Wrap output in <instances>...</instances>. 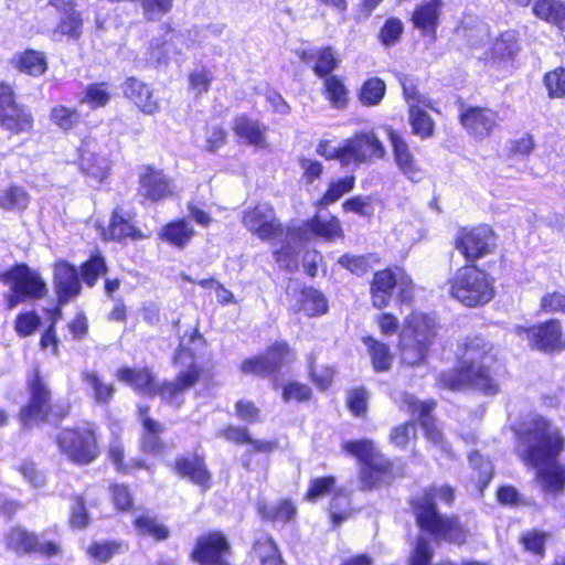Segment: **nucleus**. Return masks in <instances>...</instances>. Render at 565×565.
Returning <instances> with one entry per match:
<instances>
[{"label":"nucleus","instance_id":"nucleus-1","mask_svg":"<svg viewBox=\"0 0 565 565\" xmlns=\"http://www.w3.org/2000/svg\"><path fill=\"white\" fill-rule=\"evenodd\" d=\"M522 460L536 469V481L546 494H558L565 488V468L556 463L563 449L559 430L541 416H533L519 433Z\"/></svg>","mask_w":565,"mask_h":565},{"label":"nucleus","instance_id":"nucleus-2","mask_svg":"<svg viewBox=\"0 0 565 565\" xmlns=\"http://www.w3.org/2000/svg\"><path fill=\"white\" fill-rule=\"evenodd\" d=\"M494 363L489 345L482 339L473 338L465 343L459 367L441 373L439 381L450 390L471 387L494 395L499 392V383L492 373Z\"/></svg>","mask_w":565,"mask_h":565},{"label":"nucleus","instance_id":"nucleus-3","mask_svg":"<svg viewBox=\"0 0 565 565\" xmlns=\"http://www.w3.org/2000/svg\"><path fill=\"white\" fill-rule=\"evenodd\" d=\"M436 500L450 504L454 500V489L448 486L430 487L412 501L419 529L429 533L436 541L462 544L466 540L465 530L456 516L441 515L437 512Z\"/></svg>","mask_w":565,"mask_h":565},{"label":"nucleus","instance_id":"nucleus-4","mask_svg":"<svg viewBox=\"0 0 565 565\" xmlns=\"http://www.w3.org/2000/svg\"><path fill=\"white\" fill-rule=\"evenodd\" d=\"M344 451L361 463L360 482L364 489H373L390 483L395 478L394 466L367 439L348 440L342 444Z\"/></svg>","mask_w":565,"mask_h":565},{"label":"nucleus","instance_id":"nucleus-5","mask_svg":"<svg viewBox=\"0 0 565 565\" xmlns=\"http://www.w3.org/2000/svg\"><path fill=\"white\" fill-rule=\"evenodd\" d=\"M450 295L466 307L488 303L494 296L489 275L473 265L458 268L449 279Z\"/></svg>","mask_w":565,"mask_h":565},{"label":"nucleus","instance_id":"nucleus-6","mask_svg":"<svg viewBox=\"0 0 565 565\" xmlns=\"http://www.w3.org/2000/svg\"><path fill=\"white\" fill-rule=\"evenodd\" d=\"M435 334L433 318L417 312L408 316L406 326L401 332L399 351L402 362L409 366L422 364Z\"/></svg>","mask_w":565,"mask_h":565},{"label":"nucleus","instance_id":"nucleus-7","mask_svg":"<svg viewBox=\"0 0 565 565\" xmlns=\"http://www.w3.org/2000/svg\"><path fill=\"white\" fill-rule=\"evenodd\" d=\"M57 444L68 459L79 465H87L98 456V446L92 426L64 429L57 437Z\"/></svg>","mask_w":565,"mask_h":565},{"label":"nucleus","instance_id":"nucleus-8","mask_svg":"<svg viewBox=\"0 0 565 565\" xmlns=\"http://www.w3.org/2000/svg\"><path fill=\"white\" fill-rule=\"evenodd\" d=\"M34 118L31 110L14 100L10 85L0 83V126L13 134H28L33 129Z\"/></svg>","mask_w":565,"mask_h":565},{"label":"nucleus","instance_id":"nucleus-9","mask_svg":"<svg viewBox=\"0 0 565 565\" xmlns=\"http://www.w3.org/2000/svg\"><path fill=\"white\" fill-rule=\"evenodd\" d=\"M343 167L372 163L385 156V148L373 131L358 132L343 140Z\"/></svg>","mask_w":565,"mask_h":565},{"label":"nucleus","instance_id":"nucleus-10","mask_svg":"<svg viewBox=\"0 0 565 565\" xmlns=\"http://www.w3.org/2000/svg\"><path fill=\"white\" fill-rule=\"evenodd\" d=\"M515 334L540 351L552 352L565 347L562 327L558 320L552 319L535 327L516 326Z\"/></svg>","mask_w":565,"mask_h":565},{"label":"nucleus","instance_id":"nucleus-11","mask_svg":"<svg viewBox=\"0 0 565 565\" xmlns=\"http://www.w3.org/2000/svg\"><path fill=\"white\" fill-rule=\"evenodd\" d=\"M243 225L263 241L270 239L282 233L281 224L271 204L262 202L244 211Z\"/></svg>","mask_w":565,"mask_h":565},{"label":"nucleus","instance_id":"nucleus-12","mask_svg":"<svg viewBox=\"0 0 565 565\" xmlns=\"http://www.w3.org/2000/svg\"><path fill=\"white\" fill-rule=\"evenodd\" d=\"M493 245V232L487 225L461 228L456 237V248L467 260H477L488 255Z\"/></svg>","mask_w":565,"mask_h":565},{"label":"nucleus","instance_id":"nucleus-13","mask_svg":"<svg viewBox=\"0 0 565 565\" xmlns=\"http://www.w3.org/2000/svg\"><path fill=\"white\" fill-rule=\"evenodd\" d=\"M231 545L222 532H211L198 539L191 554L200 565H231Z\"/></svg>","mask_w":565,"mask_h":565},{"label":"nucleus","instance_id":"nucleus-14","mask_svg":"<svg viewBox=\"0 0 565 565\" xmlns=\"http://www.w3.org/2000/svg\"><path fill=\"white\" fill-rule=\"evenodd\" d=\"M290 236L299 241H309L312 236H319L327 241H333L343 236L340 221L332 215H315L311 220L300 226H292Z\"/></svg>","mask_w":565,"mask_h":565},{"label":"nucleus","instance_id":"nucleus-15","mask_svg":"<svg viewBox=\"0 0 565 565\" xmlns=\"http://www.w3.org/2000/svg\"><path fill=\"white\" fill-rule=\"evenodd\" d=\"M173 180L162 170L142 167L139 172V193L141 196L157 202L173 194Z\"/></svg>","mask_w":565,"mask_h":565},{"label":"nucleus","instance_id":"nucleus-16","mask_svg":"<svg viewBox=\"0 0 565 565\" xmlns=\"http://www.w3.org/2000/svg\"><path fill=\"white\" fill-rule=\"evenodd\" d=\"M393 149L394 162L398 170L411 181L419 182L425 177L406 141L392 127L385 128Z\"/></svg>","mask_w":565,"mask_h":565},{"label":"nucleus","instance_id":"nucleus-17","mask_svg":"<svg viewBox=\"0 0 565 565\" xmlns=\"http://www.w3.org/2000/svg\"><path fill=\"white\" fill-rule=\"evenodd\" d=\"M7 545L19 554L39 552L46 556H54L62 552L61 546L51 541H40L31 532L17 527L10 531L7 536Z\"/></svg>","mask_w":565,"mask_h":565},{"label":"nucleus","instance_id":"nucleus-18","mask_svg":"<svg viewBox=\"0 0 565 565\" xmlns=\"http://www.w3.org/2000/svg\"><path fill=\"white\" fill-rule=\"evenodd\" d=\"M51 394L45 384L36 377L31 384L30 403L21 409L20 417L24 426L49 420Z\"/></svg>","mask_w":565,"mask_h":565},{"label":"nucleus","instance_id":"nucleus-19","mask_svg":"<svg viewBox=\"0 0 565 565\" xmlns=\"http://www.w3.org/2000/svg\"><path fill=\"white\" fill-rule=\"evenodd\" d=\"M6 281L11 290L22 292L25 297L39 299L44 296L46 285L40 275L26 265H18L6 274Z\"/></svg>","mask_w":565,"mask_h":565},{"label":"nucleus","instance_id":"nucleus-20","mask_svg":"<svg viewBox=\"0 0 565 565\" xmlns=\"http://www.w3.org/2000/svg\"><path fill=\"white\" fill-rule=\"evenodd\" d=\"M402 403L413 415H418L420 424L425 430L426 438L434 445L439 446L443 451L450 455L449 448L443 439L440 429L436 426L435 420L429 416L435 404L433 402H420L409 394L403 395Z\"/></svg>","mask_w":565,"mask_h":565},{"label":"nucleus","instance_id":"nucleus-21","mask_svg":"<svg viewBox=\"0 0 565 565\" xmlns=\"http://www.w3.org/2000/svg\"><path fill=\"white\" fill-rule=\"evenodd\" d=\"M460 122L470 135L481 139L498 126L499 116L490 108L468 107L461 111Z\"/></svg>","mask_w":565,"mask_h":565},{"label":"nucleus","instance_id":"nucleus-22","mask_svg":"<svg viewBox=\"0 0 565 565\" xmlns=\"http://www.w3.org/2000/svg\"><path fill=\"white\" fill-rule=\"evenodd\" d=\"M54 288L60 305L67 303L82 290L77 269L67 262H57L54 266Z\"/></svg>","mask_w":565,"mask_h":565},{"label":"nucleus","instance_id":"nucleus-23","mask_svg":"<svg viewBox=\"0 0 565 565\" xmlns=\"http://www.w3.org/2000/svg\"><path fill=\"white\" fill-rule=\"evenodd\" d=\"M125 96L147 115H154L160 109V102L154 97L148 85L135 77L128 78L122 85Z\"/></svg>","mask_w":565,"mask_h":565},{"label":"nucleus","instance_id":"nucleus-24","mask_svg":"<svg viewBox=\"0 0 565 565\" xmlns=\"http://www.w3.org/2000/svg\"><path fill=\"white\" fill-rule=\"evenodd\" d=\"M300 60L309 64L315 61L313 72L319 77H328L338 67L339 58L331 46H326L312 51H301Z\"/></svg>","mask_w":565,"mask_h":565},{"label":"nucleus","instance_id":"nucleus-25","mask_svg":"<svg viewBox=\"0 0 565 565\" xmlns=\"http://www.w3.org/2000/svg\"><path fill=\"white\" fill-rule=\"evenodd\" d=\"M103 236L105 239L117 242H122L127 238L136 241L146 237L140 230L135 227L129 218L124 216L120 209L114 210L108 230L104 231Z\"/></svg>","mask_w":565,"mask_h":565},{"label":"nucleus","instance_id":"nucleus-26","mask_svg":"<svg viewBox=\"0 0 565 565\" xmlns=\"http://www.w3.org/2000/svg\"><path fill=\"white\" fill-rule=\"evenodd\" d=\"M397 285V274L391 269L375 273L371 284L373 306L381 309L387 306L392 290Z\"/></svg>","mask_w":565,"mask_h":565},{"label":"nucleus","instance_id":"nucleus-27","mask_svg":"<svg viewBox=\"0 0 565 565\" xmlns=\"http://www.w3.org/2000/svg\"><path fill=\"white\" fill-rule=\"evenodd\" d=\"M443 8V0H430L420 4L413 13L414 25L424 34L434 35Z\"/></svg>","mask_w":565,"mask_h":565},{"label":"nucleus","instance_id":"nucleus-28","mask_svg":"<svg viewBox=\"0 0 565 565\" xmlns=\"http://www.w3.org/2000/svg\"><path fill=\"white\" fill-rule=\"evenodd\" d=\"M174 469L181 477L189 478L195 484L203 489L210 487L211 476L205 467L203 459L199 457L179 458L175 460Z\"/></svg>","mask_w":565,"mask_h":565},{"label":"nucleus","instance_id":"nucleus-29","mask_svg":"<svg viewBox=\"0 0 565 565\" xmlns=\"http://www.w3.org/2000/svg\"><path fill=\"white\" fill-rule=\"evenodd\" d=\"M292 309L296 312L302 311L308 317H315L327 312L328 302L319 290L305 288L297 295Z\"/></svg>","mask_w":565,"mask_h":565},{"label":"nucleus","instance_id":"nucleus-30","mask_svg":"<svg viewBox=\"0 0 565 565\" xmlns=\"http://www.w3.org/2000/svg\"><path fill=\"white\" fill-rule=\"evenodd\" d=\"M85 388L98 404H108L114 396L115 387L113 384L106 383L94 371H84L81 374Z\"/></svg>","mask_w":565,"mask_h":565},{"label":"nucleus","instance_id":"nucleus-31","mask_svg":"<svg viewBox=\"0 0 565 565\" xmlns=\"http://www.w3.org/2000/svg\"><path fill=\"white\" fill-rule=\"evenodd\" d=\"M117 377L145 394H156L158 391L154 379L148 370L137 371L129 367H121L117 371Z\"/></svg>","mask_w":565,"mask_h":565},{"label":"nucleus","instance_id":"nucleus-32","mask_svg":"<svg viewBox=\"0 0 565 565\" xmlns=\"http://www.w3.org/2000/svg\"><path fill=\"white\" fill-rule=\"evenodd\" d=\"M233 130L249 145L257 147L265 145V127L246 116H239L234 120Z\"/></svg>","mask_w":565,"mask_h":565},{"label":"nucleus","instance_id":"nucleus-33","mask_svg":"<svg viewBox=\"0 0 565 565\" xmlns=\"http://www.w3.org/2000/svg\"><path fill=\"white\" fill-rule=\"evenodd\" d=\"M148 407L139 408V414L142 419V427L145 430L141 439V447L146 452H158L162 447L159 435L163 431V426L148 417Z\"/></svg>","mask_w":565,"mask_h":565},{"label":"nucleus","instance_id":"nucleus-34","mask_svg":"<svg viewBox=\"0 0 565 565\" xmlns=\"http://www.w3.org/2000/svg\"><path fill=\"white\" fill-rule=\"evenodd\" d=\"M534 14L547 22L565 28V2L559 0H536L533 7Z\"/></svg>","mask_w":565,"mask_h":565},{"label":"nucleus","instance_id":"nucleus-35","mask_svg":"<svg viewBox=\"0 0 565 565\" xmlns=\"http://www.w3.org/2000/svg\"><path fill=\"white\" fill-rule=\"evenodd\" d=\"M363 343L366 345L373 369L376 372H385L391 369L393 354L387 344L377 341L373 337H364Z\"/></svg>","mask_w":565,"mask_h":565},{"label":"nucleus","instance_id":"nucleus-36","mask_svg":"<svg viewBox=\"0 0 565 565\" xmlns=\"http://www.w3.org/2000/svg\"><path fill=\"white\" fill-rule=\"evenodd\" d=\"M291 231L292 227L288 228L286 233V243L281 246V248L276 249L274 255L280 267H284L289 271H295L298 267L300 245L305 241H299L297 237L292 238L290 236Z\"/></svg>","mask_w":565,"mask_h":565},{"label":"nucleus","instance_id":"nucleus-37","mask_svg":"<svg viewBox=\"0 0 565 565\" xmlns=\"http://www.w3.org/2000/svg\"><path fill=\"white\" fill-rule=\"evenodd\" d=\"M15 66L20 72L38 77L46 72L47 61L43 52L25 50L18 56Z\"/></svg>","mask_w":565,"mask_h":565},{"label":"nucleus","instance_id":"nucleus-38","mask_svg":"<svg viewBox=\"0 0 565 565\" xmlns=\"http://www.w3.org/2000/svg\"><path fill=\"white\" fill-rule=\"evenodd\" d=\"M355 184V178L353 175H347L337 180H332L323 193L318 200L317 206L326 209L329 205L339 201L344 194L353 190Z\"/></svg>","mask_w":565,"mask_h":565},{"label":"nucleus","instance_id":"nucleus-39","mask_svg":"<svg viewBox=\"0 0 565 565\" xmlns=\"http://www.w3.org/2000/svg\"><path fill=\"white\" fill-rule=\"evenodd\" d=\"M194 235L193 227L184 220L167 224L160 232V237L177 246H185Z\"/></svg>","mask_w":565,"mask_h":565},{"label":"nucleus","instance_id":"nucleus-40","mask_svg":"<svg viewBox=\"0 0 565 565\" xmlns=\"http://www.w3.org/2000/svg\"><path fill=\"white\" fill-rule=\"evenodd\" d=\"M199 376V370L191 365L188 371L180 373L174 382L163 384L160 393L163 398L172 402L179 394L193 386L198 382Z\"/></svg>","mask_w":565,"mask_h":565},{"label":"nucleus","instance_id":"nucleus-41","mask_svg":"<svg viewBox=\"0 0 565 565\" xmlns=\"http://www.w3.org/2000/svg\"><path fill=\"white\" fill-rule=\"evenodd\" d=\"M30 203V195L23 186L9 185L0 190V207L7 211L24 210Z\"/></svg>","mask_w":565,"mask_h":565},{"label":"nucleus","instance_id":"nucleus-42","mask_svg":"<svg viewBox=\"0 0 565 565\" xmlns=\"http://www.w3.org/2000/svg\"><path fill=\"white\" fill-rule=\"evenodd\" d=\"M519 51L518 38L514 31L503 32L492 46V57L499 61H508L514 57Z\"/></svg>","mask_w":565,"mask_h":565},{"label":"nucleus","instance_id":"nucleus-43","mask_svg":"<svg viewBox=\"0 0 565 565\" xmlns=\"http://www.w3.org/2000/svg\"><path fill=\"white\" fill-rule=\"evenodd\" d=\"M324 90L327 99L335 108H343L348 103V89L342 79L335 75H330L324 79Z\"/></svg>","mask_w":565,"mask_h":565},{"label":"nucleus","instance_id":"nucleus-44","mask_svg":"<svg viewBox=\"0 0 565 565\" xmlns=\"http://www.w3.org/2000/svg\"><path fill=\"white\" fill-rule=\"evenodd\" d=\"M134 525L139 533L147 534L156 540H166L169 537L168 527L149 514L136 516Z\"/></svg>","mask_w":565,"mask_h":565},{"label":"nucleus","instance_id":"nucleus-45","mask_svg":"<svg viewBox=\"0 0 565 565\" xmlns=\"http://www.w3.org/2000/svg\"><path fill=\"white\" fill-rule=\"evenodd\" d=\"M259 511L267 520L286 524L296 514V508L287 500L277 502L274 505L259 507Z\"/></svg>","mask_w":565,"mask_h":565},{"label":"nucleus","instance_id":"nucleus-46","mask_svg":"<svg viewBox=\"0 0 565 565\" xmlns=\"http://www.w3.org/2000/svg\"><path fill=\"white\" fill-rule=\"evenodd\" d=\"M385 90V83L377 77H372L362 85L359 97L363 105L374 106L383 99Z\"/></svg>","mask_w":565,"mask_h":565},{"label":"nucleus","instance_id":"nucleus-47","mask_svg":"<svg viewBox=\"0 0 565 565\" xmlns=\"http://www.w3.org/2000/svg\"><path fill=\"white\" fill-rule=\"evenodd\" d=\"M409 122L413 132L420 138L425 139L433 135V119L425 110L416 107L415 105H411L409 108Z\"/></svg>","mask_w":565,"mask_h":565},{"label":"nucleus","instance_id":"nucleus-48","mask_svg":"<svg viewBox=\"0 0 565 565\" xmlns=\"http://www.w3.org/2000/svg\"><path fill=\"white\" fill-rule=\"evenodd\" d=\"M254 550L262 565H282L277 546L270 537L263 536L258 539L254 545Z\"/></svg>","mask_w":565,"mask_h":565},{"label":"nucleus","instance_id":"nucleus-49","mask_svg":"<svg viewBox=\"0 0 565 565\" xmlns=\"http://www.w3.org/2000/svg\"><path fill=\"white\" fill-rule=\"evenodd\" d=\"M266 362L270 364V374L280 369L284 364L291 362L295 359L294 353L287 343H275L271 345L264 355Z\"/></svg>","mask_w":565,"mask_h":565},{"label":"nucleus","instance_id":"nucleus-50","mask_svg":"<svg viewBox=\"0 0 565 565\" xmlns=\"http://www.w3.org/2000/svg\"><path fill=\"white\" fill-rule=\"evenodd\" d=\"M82 28L83 21L81 14L76 10H71L61 18L55 29V34L66 35L70 39L76 40L82 34Z\"/></svg>","mask_w":565,"mask_h":565},{"label":"nucleus","instance_id":"nucleus-51","mask_svg":"<svg viewBox=\"0 0 565 565\" xmlns=\"http://www.w3.org/2000/svg\"><path fill=\"white\" fill-rule=\"evenodd\" d=\"M469 462L472 469L478 472L477 483L480 491H483L492 479L494 472L493 465L476 451L470 454Z\"/></svg>","mask_w":565,"mask_h":565},{"label":"nucleus","instance_id":"nucleus-52","mask_svg":"<svg viewBox=\"0 0 565 565\" xmlns=\"http://www.w3.org/2000/svg\"><path fill=\"white\" fill-rule=\"evenodd\" d=\"M213 81V74L205 66L198 67L189 74V87L195 97L207 93Z\"/></svg>","mask_w":565,"mask_h":565},{"label":"nucleus","instance_id":"nucleus-53","mask_svg":"<svg viewBox=\"0 0 565 565\" xmlns=\"http://www.w3.org/2000/svg\"><path fill=\"white\" fill-rule=\"evenodd\" d=\"M51 120L63 130H71L79 122V113L76 109L58 105L51 110Z\"/></svg>","mask_w":565,"mask_h":565},{"label":"nucleus","instance_id":"nucleus-54","mask_svg":"<svg viewBox=\"0 0 565 565\" xmlns=\"http://www.w3.org/2000/svg\"><path fill=\"white\" fill-rule=\"evenodd\" d=\"M120 545L116 542L100 541L95 542L87 548L88 556L99 563L108 562L113 556L119 553Z\"/></svg>","mask_w":565,"mask_h":565},{"label":"nucleus","instance_id":"nucleus-55","mask_svg":"<svg viewBox=\"0 0 565 565\" xmlns=\"http://www.w3.org/2000/svg\"><path fill=\"white\" fill-rule=\"evenodd\" d=\"M434 550L424 536H418L408 557V565H429Z\"/></svg>","mask_w":565,"mask_h":565},{"label":"nucleus","instance_id":"nucleus-56","mask_svg":"<svg viewBox=\"0 0 565 565\" xmlns=\"http://www.w3.org/2000/svg\"><path fill=\"white\" fill-rule=\"evenodd\" d=\"M146 60L150 65L167 64L169 61V44L162 39H152L146 52Z\"/></svg>","mask_w":565,"mask_h":565},{"label":"nucleus","instance_id":"nucleus-57","mask_svg":"<svg viewBox=\"0 0 565 565\" xmlns=\"http://www.w3.org/2000/svg\"><path fill=\"white\" fill-rule=\"evenodd\" d=\"M370 257L371 255L365 256L345 254L339 258L338 263L343 268L350 270L352 274L362 276L366 274L371 267Z\"/></svg>","mask_w":565,"mask_h":565},{"label":"nucleus","instance_id":"nucleus-58","mask_svg":"<svg viewBox=\"0 0 565 565\" xmlns=\"http://www.w3.org/2000/svg\"><path fill=\"white\" fill-rule=\"evenodd\" d=\"M110 95L105 84H90L85 90V96L81 103L88 104L93 108L105 106L109 102Z\"/></svg>","mask_w":565,"mask_h":565},{"label":"nucleus","instance_id":"nucleus-59","mask_svg":"<svg viewBox=\"0 0 565 565\" xmlns=\"http://www.w3.org/2000/svg\"><path fill=\"white\" fill-rule=\"evenodd\" d=\"M544 83L550 97H563L565 95V68L558 67L548 72L544 77Z\"/></svg>","mask_w":565,"mask_h":565},{"label":"nucleus","instance_id":"nucleus-60","mask_svg":"<svg viewBox=\"0 0 565 565\" xmlns=\"http://www.w3.org/2000/svg\"><path fill=\"white\" fill-rule=\"evenodd\" d=\"M106 270V264L102 256H93L82 266V276L88 286H94L100 274Z\"/></svg>","mask_w":565,"mask_h":565},{"label":"nucleus","instance_id":"nucleus-61","mask_svg":"<svg viewBox=\"0 0 565 565\" xmlns=\"http://www.w3.org/2000/svg\"><path fill=\"white\" fill-rule=\"evenodd\" d=\"M40 323V317L34 311H28L17 317L14 330L20 337H29L38 329Z\"/></svg>","mask_w":565,"mask_h":565},{"label":"nucleus","instance_id":"nucleus-62","mask_svg":"<svg viewBox=\"0 0 565 565\" xmlns=\"http://www.w3.org/2000/svg\"><path fill=\"white\" fill-rule=\"evenodd\" d=\"M140 3L149 20H159L170 12L173 0H140Z\"/></svg>","mask_w":565,"mask_h":565},{"label":"nucleus","instance_id":"nucleus-63","mask_svg":"<svg viewBox=\"0 0 565 565\" xmlns=\"http://www.w3.org/2000/svg\"><path fill=\"white\" fill-rule=\"evenodd\" d=\"M335 486L334 477H321L316 478L310 482L306 498L310 501H315L328 493H330Z\"/></svg>","mask_w":565,"mask_h":565},{"label":"nucleus","instance_id":"nucleus-64","mask_svg":"<svg viewBox=\"0 0 565 565\" xmlns=\"http://www.w3.org/2000/svg\"><path fill=\"white\" fill-rule=\"evenodd\" d=\"M70 524L74 529H84L89 524V516L85 507V499L82 495L74 498L71 508Z\"/></svg>","mask_w":565,"mask_h":565}]
</instances>
